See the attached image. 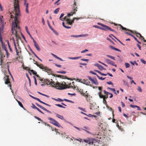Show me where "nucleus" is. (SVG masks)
<instances>
[{
  "instance_id": "obj_1",
  "label": "nucleus",
  "mask_w": 146,
  "mask_h": 146,
  "mask_svg": "<svg viewBox=\"0 0 146 146\" xmlns=\"http://www.w3.org/2000/svg\"><path fill=\"white\" fill-rule=\"evenodd\" d=\"M14 10L13 11V13L14 14L15 16L14 21L13 22L12 24L11 32L12 34H14V31H15V34L18 40L20 38V37L17 34V30H20V27L18 26V24L19 23L18 18L20 16V13L19 0H14Z\"/></svg>"
},
{
  "instance_id": "obj_2",
  "label": "nucleus",
  "mask_w": 146,
  "mask_h": 146,
  "mask_svg": "<svg viewBox=\"0 0 146 146\" xmlns=\"http://www.w3.org/2000/svg\"><path fill=\"white\" fill-rule=\"evenodd\" d=\"M41 82L42 83H46L47 85H50L52 87L56 88L57 89L59 90H62L64 88H62V84L57 82H54L52 79H51V81L48 79H46L44 78H39Z\"/></svg>"
},
{
  "instance_id": "obj_3",
  "label": "nucleus",
  "mask_w": 146,
  "mask_h": 146,
  "mask_svg": "<svg viewBox=\"0 0 146 146\" xmlns=\"http://www.w3.org/2000/svg\"><path fill=\"white\" fill-rule=\"evenodd\" d=\"M114 24L116 26L118 25V27L117 28V29L118 28H119L120 29H121L123 30L128 31L132 33H134L135 34H136L139 35L141 38H143V41L145 42H146V40L140 34L137 32L136 31H135L134 32H133L131 30L128 29L126 28L123 27L120 24H115V23H114Z\"/></svg>"
},
{
  "instance_id": "obj_4",
  "label": "nucleus",
  "mask_w": 146,
  "mask_h": 146,
  "mask_svg": "<svg viewBox=\"0 0 146 146\" xmlns=\"http://www.w3.org/2000/svg\"><path fill=\"white\" fill-rule=\"evenodd\" d=\"M47 73H48L49 74H52L53 76H56V77H59L60 78H67L68 80H70V78H67L66 76H65L63 75H55L54 74H52V71L51 70V69H49V70L47 72Z\"/></svg>"
},
{
  "instance_id": "obj_5",
  "label": "nucleus",
  "mask_w": 146,
  "mask_h": 146,
  "mask_svg": "<svg viewBox=\"0 0 146 146\" xmlns=\"http://www.w3.org/2000/svg\"><path fill=\"white\" fill-rule=\"evenodd\" d=\"M3 79L5 81V83L6 84H7L9 87L10 88V89L12 90L11 92H12V90L11 89V85L10 84V80L9 78V76H5L4 78Z\"/></svg>"
},
{
  "instance_id": "obj_6",
  "label": "nucleus",
  "mask_w": 146,
  "mask_h": 146,
  "mask_svg": "<svg viewBox=\"0 0 146 146\" xmlns=\"http://www.w3.org/2000/svg\"><path fill=\"white\" fill-rule=\"evenodd\" d=\"M48 119L50 121V122L54 125L60 127H61V125L59 123L56 121L52 118L48 117Z\"/></svg>"
},
{
  "instance_id": "obj_7",
  "label": "nucleus",
  "mask_w": 146,
  "mask_h": 146,
  "mask_svg": "<svg viewBox=\"0 0 146 146\" xmlns=\"http://www.w3.org/2000/svg\"><path fill=\"white\" fill-rule=\"evenodd\" d=\"M97 24L98 25L102 26L103 27L102 28H104L106 30V31H107V30H109L113 32H115L114 30L112 29L111 28H110V27L108 26L104 25L100 23H97Z\"/></svg>"
},
{
  "instance_id": "obj_8",
  "label": "nucleus",
  "mask_w": 146,
  "mask_h": 146,
  "mask_svg": "<svg viewBox=\"0 0 146 146\" xmlns=\"http://www.w3.org/2000/svg\"><path fill=\"white\" fill-rule=\"evenodd\" d=\"M74 83V82H72V85L70 86L71 84V83H70V84H69V85H65L64 84H63L62 85V88H64L63 89H65L67 88H75V87L73 84Z\"/></svg>"
},
{
  "instance_id": "obj_9",
  "label": "nucleus",
  "mask_w": 146,
  "mask_h": 146,
  "mask_svg": "<svg viewBox=\"0 0 146 146\" xmlns=\"http://www.w3.org/2000/svg\"><path fill=\"white\" fill-rule=\"evenodd\" d=\"M0 59L1 61V63L0 65H2L3 63V61L4 59V57H5V56L4 54L2 52L1 50L0 49Z\"/></svg>"
},
{
  "instance_id": "obj_10",
  "label": "nucleus",
  "mask_w": 146,
  "mask_h": 146,
  "mask_svg": "<svg viewBox=\"0 0 146 146\" xmlns=\"http://www.w3.org/2000/svg\"><path fill=\"white\" fill-rule=\"evenodd\" d=\"M89 80L92 83V84H94L96 85L98 84V83L97 82V80L96 78L95 79H92L91 77L88 76V77Z\"/></svg>"
},
{
  "instance_id": "obj_11",
  "label": "nucleus",
  "mask_w": 146,
  "mask_h": 146,
  "mask_svg": "<svg viewBox=\"0 0 146 146\" xmlns=\"http://www.w3.org/2000/svg\"><path fill=\"white\" fill-rule=\"evenodd\" d=\"M0 22L1 24L2 25L1 27H0V34H1V33H2L3 32L4 26L5 24V23H4L3 20L0 21Z\"/></svg>"
},
{
  "instance_id": "obj_12",
  "label": "nucleus",
  "mask_w": 146,
  "mask_h": 146,
  "mask_svg": "<svg viewBox=\"0 0 146 146\" xmlns=\"http://www.w3.org/2000/svg\"><path fill=\"white\" fill-rule=\"evenodd\" d=\"M35 104L39 107L40 108L42 109L44 111H46L47 112H48L50 113H51V112L48 110H47L45 108H44L43 106H41V105H39V104H38L37 103H35Z\"/></svg>"
},
{
  "instance_id": "obj_13",
  "label": "nucleus",
  "mask_w": 146,
  "mask_h": 146,
  "mask_svg": "<svg viewBox=\"0 0 146 146\" xmlns=\"http://www.w3.org/2000/svg\"><path fill=\"white\" fill-rule=\"evenodd\" d=\"M24 5L25 7L26 11L27 13H29V11L28 10L29 3L27 2V0H24Z\"/></svg>"
},
{
  "instance_id": "obj_14",
  "label": "nucleus",
  "mask_w": 146,
  "mask_h": 146,
  "mask_svg": "<svg viewBox=\"0 0 146 146\" xmlns=\"http://www.w3.org/2000/svg\"><path fill=\"white\" fill-rule=\"evenodd\" d=\"M0 41L1 42L2 45V47L4 49L5 51L6 50H7L6 46L4 43H3L2 41V38L1 37V35L0 34Z\"/></svg>"
},
{
  "instance_id": "obj_15",
  "label": "nucleus",
  "mask_w": 146,
  "mask_h": 146,
  "mask_svg": "<svg viewBox=\"0 0 146 146\" xmlns=\"http://www.w3.org/2000/svg\"><path fill=\"white\" fill-rule=\"evenodd\" d=\"M33 42L34 43V45L38 51H39L40 50V49L38 44L37 43L35 40H34Z\"/></svg>"
},
{
  "instance_id": "obj_16",
  "label": "nucleus",
  "mask_w": 146,
  "mask_h": 146,
  "mask_svg": "<svg viewBox=\"0 0 146 146\" xmlns=\"http://www.w3.org/2000/svg\"><path fill=\"white\" fill-rule=\"evenodd\" d=\"M125 33L126 34L129 35L131 36H132V37H133L134 38V39L138 43H139L140 44H141V42L139 41L137 39L135 36H133L130 33H129V32H125Z\"/></svg>"
},
{
  "instance_id": "obj_17",
  "label": "nucleus",
  "mask_w": 146,
  "mask_h": 146,
  "mask_svg": "<svg viewBox=\"0 0 146 146\" xmlns=\"http://www.w3.org/2000/svg\"><path fill=\"white\" fill-rule=\"evenodd\" d=\"M106 62L108 64H110L111 65H113V64H114V63L112 61H111L110 60L108 59H106Z\"/></svg>"
},
{
  "instance_id": "obj_18",
  "label": "nucleus",
  "mask_w": 146,
  "mask_h": 146,
  "mask_svg": "<svg viewBox=\"0 0 146 146\" xmlns=\"http://www.w3.org/2000/svg\"><path fill=\"white\" fill-rule=\"evenodd\" d=\"M76 6H74V9L73 10V11H72L70 13H71V14H72V15H73L74 14H76V11H77V7Z\"/></svg>"
},
{
  "instance_id": "obj_19",
  "label": "nucleus",
  "mask_w": 146,
  "mask_h": 146,
  "mask_svg": "<svg viewBox=\"0 0 146 146\" xmlns=\"http://www.w3.org/2000/svg\"><path fill=\"white\" fill-rule=\"evenodd\" d=\"M35 64H36L38 67H39L40 68L43 69L44 68V66L42 64H38L37 62H36V63H35Z\"/></svg>"
},
{
  "instance_id": "obj_20",
  "label": "nucleus",
  "mask_w": 146,
  "mask_h": 146,
  "mask_svg": "<svg viewBox=\"0 0 146 146\" xmlns=\"http://www.w3.org/2000/svg\"><path fill=\"white\" fill-rule=\"evenodd\" d=\"M109 47L112 50H114L115 51H117L119 52H121V51L119 49L117 48L112 45H110Z\"/></svg>"
},
{
  "instance_id": "obj_21",
  "label": "nucleus",
  "mask_w": 146,
  "mask_h": 146,
  "mask_svg": "<svg viewBox=\"0 0 146 146\" xmlns=\"http://www.w3.org/2000/svg\"><path fill=\"white\" fill-rule=\"evenodd\" d=\"M16 100L17 101L18 103L19 106H20L24 110H25V108L23 106L22 104V103L20 101H18L17 99H16Z\"/></svg>"
},
{
  "instance_id": "obj_22",
  "label": "nucleus",
  "mask_w": 146,
  "mask_h": 146,
  "mask_svg": "<svg viewBox=\"0 0 146 146\" xmlns=\"http://www.w3.org/2000/svg\"><path fill=\"white\" fill-rule=\"evenodd\" d=\"M76 19L75 17L72 20H71L70 19V21L68 22V25H72V23H74V20Z\"/></svg>"
},
{
  "instance_id": "obj_23",
  "label": "nucleus",
  "mask_w": 146,
  "mask_h": 146,
  "mask_svg": "<svg viewBox=\"0 0 146 146\" xmlns=\"http://www.w3.org/2000/svg\"><path fill=\"white\" fill-rule=\"evenodd\" d=\"M93 27L106 31V30L104 28H103L102 27H101L99 26L94 25L93 26Z\"/></svg>"
},
{
  "instance_id": "obj_24",
  "label": "nucleus",
  "mask_w": 146,
  "mask_h": 146,
  "mask_svg": "<svg viewBox=\"0 0 146 146\" xmlns=\"http://www.w3.org/2000/svg\"><path fill=\"white\" fill-rule=\"evenodd\" d=\"M14 45L15 47V50H16V52L17 55L18 56L19 52V50H17V48L16 47V43H15V41L14 42Z\"/></svg>"
},
{
  "instance_id": "obj_25",
  "label": "nucleus",
  "mask_w": 146,
  "mask_h": 146,
  "mask_svg": "<svg viewBox=\"0 0 146 146\" xmlns=\"http://www.w3.org/2000/svg\"><path fill=\"white\" fill-rule=\"evenodd\" d=\"M51 54V55L52 56H53L54 57L56 58H57V59H59V60H60L61 61H63V60L62 59L60 58L59 57H58L56 55H55L54 54H53L52 53Z\"/></svg>"
},
{
  "instance_id": "obj_26",
  "label": "nucleus",
  "mask_w": 146,
  "mask_h": 146,
  "mask_svg": "<svg viewBox=\"0 0 146 146\" xmlns=\"http://www.w3.org/2000/svg\"><path fill=\"white\" fill-rule=\"evenodd\" d=\"M55 114L56 115V116L58 118H60L62 120L64 119V118H63V117L62 116L60 115H59L58 113H55Z\"/></svg>"
},
{
  "instance_id": "obj_27",
  "label": "nucleus",
  "mask_w": 146,
  "mask_h": 146,
  "mask_svg": "<svg viewBox=\"0 0 146 146\" xmlns=\"http://www.w3.org/2000/svg\"><path fill=\"white\" fill-rule=\"evenodd\" d=\"M67 17V16H66L64 17V19L66 20V25H67L68 23V21H70V19L69 18H68Z\"/></svg>"
},
{
  "instance_id": "obj_28",
  "label": "nucleus",
  "mask_w": 146,
  "mask_h": 146,
  "mask_svg": "<svg viewBox=\"0 0 146 146\" xmlns=\"http://www.w3.org/2000/svg\"><path fill=\"white\" fill-rule=\"evenodd\" d=\"M88 35V34H85L84 35H75L74 37H81V36H87Z\"/></svg>"
},
{
  "instance_id": "obj_29",
  "label": "nucleus",
  "mask_w": 146,
  "mask_h": 146,
  "mask_svg": "<svg viewBox=\"0 0 146 146\" xmlns=\"http://www.w3.org/2000/svg\"><path fill=\"white\" fill-rule=\"evenodd\" d=\"M94 71L96 72H98V73L102 75H103V76H106L107 75V74H103V73L101 72L100 71H99L98 70H95Z\"/></svg>"
},
{
  "instance_id": "obj_30",
  "label": "nucleus",
  "mask_w": 146,
  "mask_h": 146,
  "mask_svg": "<svg viewBox=\"0 0 146 146\" xmlns=\"http://www.w3.org/2000/svg\"><path fill=\"white\" fill-rule=\"evenodd\" d=\"M86 98V101L88 102H90V99L92 98V97L90 96H86L85 97Z\"/></svg>"
},
{
  "instance_id": "obj_31",
  "label": "nucleus",
  "mask_w": 146,
  "mask_h": 146,
  "mask_svg": "<svg viewBox=\"0 0 146 146\" xmlns=\"http://www.w3.org/2000/svg\"><path fill=\"white\" fill-rule=\"evenodd\" d=\"M99 68V69L100 70H106V69L104 68V67L102 66V65H100L98 67Z\"/></svg>"
},
{
  "instance_id": "obj_32",
  "label": "nucleus",
  "mask_w": 146,
  "mask_h": 146,
  "mask_svg": "<svg viewBox=\"0 0 146 146\" xmlns=\"http://www.w3.org/2000/svg\"><path fill=\"white\" fill-rule=\"evenodd\" d=\"M84 81L85 84L87 85H89L90 84V82L88 81V80H84Z\"/></svg>"
},
{
  "instance_id": "obj_33",
  "label": "nucleus",
  "mask_w": 146,
  "mask_h": 146,
  "mask_svg": "<svg viewBox=\"0 0 146 146\" xmlns=\"http://www.w3.org/2000/svg\"><path fill=\"white\" fill-rule=\"evenodd\" d=\"M62 25H63V26L64 27H65V28H66L68 29L70 28H71V27H69V26H66V25H65L64 23V22H62Z\"/></svg>"
},
{
  "instance_id": "obj_34",
  "label": "nucleus",
  "mask_w": 146,
  "mask_h": 146,
  "mask_svg": "<svg viewBox=\"0 0 146 146\" xmlns=\"http://www.w3.org/2000/svg\"><path fill=\"white\" fill-rule=\"evenodd\" d=\"M52 99L53 100L57 101H58V102H62L63 101V100L60 98H58L57 99H56L54 98H52Z\"/></svg>"
},
{
  "instance_id": "obj_35",
  "label": "nucleus",
  "mask_w": 146,
  "mask_h": 146,
  "mask_svg": "<svg viewBox=\"0 0 146 146\" xmlns=\"http://www.w3.org/2000/svg\"><path fill=\"white\" fill-rule=\"evenodd\" d=\"M106 56L109 57V58H110L111 59H113V60H115V57L114 56H111V55H106Z\"/></svg>"
},
{
  "instance_id": "obj_36",
  "label": "nucleus",
  "mask_w": 146,
  "mask_h": 146,
  "mask_svg": "<svg viewBox=\"0 0 146 146\" xmlns=\"http://www.w3.org/2000/svg\"><path fill=\"white\" fill-rule=\"evenodd\" d=\"M64 100V101H65L66 102H71V103H74V102L72 101L71 100H68V99H64V100H63V101Z\"/></svg>"
},
{
  "instance_id": "obj_37",
  "label": "nucleus",
  "mask_w": 146,
  "mask_h": 146,
  "mask_svg": "<svg viewBox=\"0 0 146 146\" xmlns=\"http://www.w3.org/2000/svg\"><path fill=\"white\" fill-rule=\"evenodd\" d=\"M25 69L29 71V73L30 74V75H31V72H30L31 70L28 67H26L25 68Z\"/></svg>"
},
{
  "instance_id": "obj_38",
  "label": "nucleus",
  "mask_w": 146,
  "mask_h": 146,
  "mask_svg": "<svg viewBox=\"0 0 146 146\" xmlns=\"http://www.w3.org/2000/svg\"><path fill=\"white\" fill-rule=\"evenodd\" d=\"M106 108L108 110H109L110 111H112V113H113V111L112 110V109L109 106H106Z\"/></svg>"
},
{
  "instance_id": "obj_39",
  "label": "nucleus",
  "mask_w": 146,
  "mask_h": 146,
  "mask_svg": "<svg viewBox=\"0 0 146 146\" xmlns=\"http://www.w3.org/2000/svg\"><path fill=\"white\" fill-rule=\"evenodd\" d=\"M55 106H58L59 107L62 108H65V107H64L63 106H62V105H60L59 104H55Z\"/></svg>"
},
{
  "instance_id": "obj_40",
  "label": "nucleus",
  "mask_w": 146,
  "mask_h": 146,
  "mask_svg": "<svg viewBox=\"0 0 146 146\" xmlns=\"http://www.w3.org/2000/svg\"><path fill=\"white\" fill-rule=\"evenodd\" d=\"M89 95H88V94L87 93V92L86 91L85 92V93H84L83 94V96H84L85 97L88 96H89Z\"/></svg>"
},
{
  "instance_id": "obj_41",
  "label": "nucleus",
  "mask_w": 146,
  "mask_h": 146,
  "mask_svg": "<svg viewBox=\"0 0 146 146\" xmlns=\"http://www.w3.org/2000/svg\"><path fill=\"white\" fill-rule=\"evenodd\" d=\"M7 42H8V44L9 48V49L10 51L11 52H13V50H12V49H11V46H10V44H9V41H8Z\"/></svg>"
},
{
  "instance_id": "obj_42",
  "label": "nucleus",
  "mask_w": 146,
  "mask_h": 146,
  "mask_svg": "<svg viewBox=\"0 0 146 146\" xmlns=\"http://www.w3.org/2000/svg\"><path fill=\"white\" fill-rule=\"evenodd\" d=\"M98 94H99V96L100 97V98H103V99L104 97V96L103 95H102L101 94V92H99L98 93Z\"/></svg>"
},
{
  "instance_id": "obj_43",
  "label": "nucleus",
  "mask_w": 146,
  "mask_h": 146,
  "mask_svg": "<svg viewBox=\"0 0 146 146\" xmlns=\"http://www.w3.org/2000/svg\"><path fill=\"white\" fill-rule=\"evenodd\" d=\"M59 10V8L56 9L54 11V13L55 14H57Z\"/></svg>"
},
{
  "instance_id": "obj_44",
  "label": "nucleus",
  "mask_w": 146,
  "mask_h": 146,
  "mask_svg": "<svg viewBox=\"0 0 146 146\" xmlns=\"http://www.w3.org/2000/svg\"><path fill=\"white\" fill-rule=\"evenodd\" d=\"M97 77L98 78V79H99L102 80H104L105 78H103L102 77H100L98 75H97Z\"/></svg>"
},
{
  "instance_id": "obj_45",
  "label": "nucleus",
  "mask_w": 146,
  "mask_h": 146,
  "mask_svg": "<svg viewBox=\"0 0 146 146\" xmlns=\"http://www.w3.org/2000/svg\"><path fill=\"white\" fill-rule=\"evenodd\" d=\"M111 36H112L114 37L119 42H120V40L112 34H111L109 35V36L110 37H111Z\"/></svg>"
},
{
  "instance_id": "obj_46",
  "label": "nucleus",
  "mask_w": 146,
  "mask_h": 146,
  "mask_svg": "<svg viewBox=\"0 0 146 146\" xmlns=\"http://www.w3.org/2000/svg\"><path fill=\"white\" fill-rule=\"evenodd\" d=\"M49 69L48 68L44 66L43 69L45 71L47 72L48 71V70H49Z\"/></svg>"
},
{
  "instance_id": "obj_47",
  "label": "nucleus",
  "mask_w": 146,
  "mask_h": 146,
  "mask_svg": "<svg viewBox=\"0 0 146 146\" xmlns=\"http://www.w3.org/2000/svg\"><path fill=\"white\" fill-rule=\"evenodd\" d=\"M56 72L58 73H61V74H65L66 73V72L64 71H57Z\"/></svg>"
},
{
  "instance_id": "obj_48",
  "label": "nucleus",
  "mask_w": 146,
  "mask_h": 146,
  "mask_svg": "<svg viewBox=\"0 0 146 146\" xmlns=\"http://www.w3.org/2000/svg\"><path fill=\"white\" fill-rule=\"evenodd\" d=\"M32 53L38 59H39V58L38 56L32 50H31Z\"/></svg>"
},
{
  "instance_id": "obj_49",
  "label": "nucleus",
  "mask_w": 146,
  "mask_h": 146,
  "mask_svg": "<svg viewBox=\"0 0 146 146\" xmlns=\"http://www.w3.org/2000/svg\"><path fill=\"white\" fill-rule=\"evenodd\" d=\"M125 65L126 68H129L130 66L129 64L127 63H125Z\"/></svg>"
},
{
  "instance_id": "obj_50",
  "label": "nucleus",
  "mask_w": 146,
  "mask_h": 146,
  "mask_svg": "<svg viewBox=\"0 0 146 146\" xmlns=\"http://www.w3.org/2000/svg\"><path fill=\"white\" fill-rule=\"evenodd\" d=\"M32 72L33 74L34 75H36V74H37V72H35L33 70H30V72Z\"/></svg>"
},
{
  "instance_id": "obj_51",
  "label": "nucleus",
  "mask_w": 146,
  "mask_h": 146,
  "mask_svg": "<svg viewBox=\"0 0 146 146\" xmlns=\"http://www.w3.org/2000/svg\"><path fill=\"white\" fill-rule=\"evenodd\" d=\"M34 117L35 118H36V119H37L39 121H42V120L40 118H39V117H38L37 116H34Z\"/></svg>"
},
{
  "instance_id": "obj_52",
  "label": "nucleus",
  "mask_w": 146,
  "mask_h": 146,
  "mask_svg": "<svg viewBox=\"0 0 146 146\" xmlns=\"http://www.w3.org/2000/svg\"><path fill=\"white\" fill-rule=\"evenodd\" d=\"M32 106H31V107L33 109H36L37 107L35 106L33 104H32Z\"/></svg>"
},
{
  "instance_id": "obj_53",
  "label": "nucleus",
  "mask_w": 146,
  "mask_h": 146,
  "mask_svg": "<svg viewBox=\"0 0 146 146\" xmlns=\"http://www.w3.org/2000/svg\"><path fill=\"white\" fill-rule=\"evenodd\" d=\"M5 51L6 52V54L7 55V58H8V57H9V53L8 52L7 50H6V51Z\"/></svg>"
},
{
  "instance_id": "obj_54",
  "label": "nucleus",
  "mask_w": 146,
  "mask_h": 146,
  "mask_svg": "<svg viewBox=\"0 0 146 146\" xmlns=\"http://www.w3.org/2000/svg\"><path fill=\"white\" fill-rule=\"evenodd\" d=\"M140 61L142 62L143 64H146V61H145V60H143V59H141Z\"/></svg>"
},
{
  "instance_id": "obj_55",
  "label": "nucleus",
  "mask_w": 146,
  "mask_h": 146,
  "mask_svg": "<svg viewBox=\"0 0 146 146\" xmlns=\"http://www.w3.org/2000/svg\"><path fill=\"white\" fill-rule=\"evenodd\" d=\"M90 73H91L92 74H93L94 75H96L97 76V75H98L97 74H96V73L94 72L93 71H90Z\"/></svg>"
},
{
  "instance_id": "obj_56",
  "label": "nucleus",
  "mask_w": 146,
  "mask_h": 146,
  "mask_svg": "<svg viewBox=\"0 0 146 146\" xmlns=\"http://www.w3.org/2000/svg\"><path fill=\"white\" fill-rule=\"evenodd\" d=\"M104 94H106V95H108V94H110V92H106V90H104Z\"/></svg>"
},
{
  "instance_id": "obj_57",
  "label": "nucleus",
  "mask_w": 146,
  "mask_h": 146,
  "mask_svg": "<svg viewBox=\"0 0 146 146\" xmlns=\"http://www.w3.org/2000/svg\"><path fill=\"white\" fill-rule=\"evenodd\" d=\"M137 90L140 92H142V90L139 86L138 87Z\"/></svg>"
},
{
  "instance_id": "obj_58",
  "label": "nucleus",
  "mask_w": 146,
  "mask_h": 146,
  "mask_svg": "<svg viewBox=\"0 0 146 146\" xmlns=\"http://www.w3.org/2000/svg\"><path fill=\"white\" fill-rule=\"evenodd\" d=\"M78 108L80 110L83 111H85V109L83 108H82L80 107H78Z\"/></svg>"
},
{
  "instance_id": "obj_59",
  "label": "nucleus",
  "mask_w": 146,
  "mask_h": 146,
  "mask_svg": "<svg viewBox=\"0 0 146 146\" xmlns=\"http://www.w3.org/2000/svg\"><path fill=\"white\" fill-rule=\"evenodd\" d=\"M98 62L101 64H102L104 65V66H105L106 67H107V66L106 64H105L102 62L100 61H98Z\"/></svg>"
},
{
  "instance_id": "obj_60",
  "label": "nucleus",
  "mask_w": 146,
  "mask_h": 146,
  "mask_svg": "<svg viewBox=\"0 0 146 146\" xmlns=\"http://www.w3.org/2000/svg\"><path fill=\"white\" fill-rule=\"evenodd\" d=\"M28 33L29 34V36H30V37L33 40V42L34 40H35L32 37V36L31 35L30 32Z\"/></svg>"
},
{
  "instance_id": "obj_61",
  "label": "nucleus",
  "mask_w": 146,
  "mask_h": 146,
  "mask_svg": "<svg viewBox=\"0 0 146 146\" xmlns=\"http://www.w3.org/2000/svg\"><path fill=\"white\" fill-rule=\"evenodd\" d=\"M88 51L87 49H85L84 50H82L81 52V53H84L85 52H87Z\"/></svg>"
},
{
  "instance_id": "obj_62",
  "label": "nucleus",
  "mask_w": 146,
  "mask_h": 146,
  "mask_svg": "<svg viewBox=\"0 0 146 146\" xmlns=\"http://www.w3.org/2000/svg\"><path fill=\"white\" fill-rule=\"evenodd\" d=\"M83 61H85L86 62H88L89 61V60L88 59H81Z\"/></svg>"
},
{
  "instance_id": "obj_63",
  "label": "nucleus",
  "mask_w": 146,
  "mask_h": 146,
  "mask_svg": "<svg viewBox=\"0 0 146 146\" xmlns=\"http://www.w3.org/2000/svg\"><path fill=\"white\" fill-rule=\"evenodd\" d=\"M25 29L27 32V33H29V30H28V27L27 26H26L25 27Z\"/></svg>"
},
{
  "instance_id": "obj_64",
  "label": "nucleus",
  "mask_w": 146,
  "mask_h": 146,
  "mask_svg": "<svg viewBox=\"0 0 146 146\" xmlns=\"http://www.w3.org/2000/svg\"><path fill=\"white\" fill-rule=\"evenodd\" d=\"M108 95H105L104 96V97L103 99H106L108 98Z\"/></svg>"
}]
</instances>
